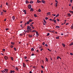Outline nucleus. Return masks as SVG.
I'll use <instances>...</instances> for the list:
<instances>
[{"mask_svg": "<svg viewBox=\"0 0 73 73\" xmlns=\"http://www.w3.org/2000/svg\"><path fill=\"white\" fill-rule=\"evenodd\" d=\"M30 29H31V27L29 26H28L27 28V30H29Z\"/></svg>", "mask_w": 73, "mask_h": 73, "instance_id": "f257e3e1", "label": "nucleus"}, {"mask_svg": "<svg viewBox=\"0 0 73 73\" xmlns=\"http://www.w3.org/2000/svg\"><path fill=\"white\" fill-rule=\"evenodd\" d=\"M4 58H5V60H8V57H7V56H5L4 57Z\"/></svg>", "mask_w": 73, "mask_h": 73, "instance_id": "f03ea898", "label": "nucleus"}, {"mask_svg": "<svg viewBox=\"0 0 73 73\" xmlns=\"http://www.w3.org/2000/svg\"><path fill=\"white\" fill-rule=\"evenodd\" d=\"M32 7V6H31V5H29L28 6V8L29 9H31V8Z\"/></svg>", "mask_w": 73, "mask_h": 73, "instance_id": "7ed1b4c3", "label": "nucleus"}, {"mask_svg": "<svg viewBox=\"0 0 73 73\" xmlns=\"http://www.w3.org/2000/svg\"><path fill=\"white\" fill-rule=\"evenodd\" d=\"M15 70H10V73H15Z\"/></svg>", "mask_w": 73, "mask_h": 73, "instance_id": "20e7f679", "label": "nucleus"}, {"mask_svg": "<svg viewBox=\"0 0 73 73\" xmlns=\"http://www.w3.org/2000/svg\"><path fill=\"white\" fill-rule=\"evenodd\" d=\"M23 12L25 13V14L26 15L27 14V12H26V10H23Z\"/></svg>", "mask_w": 73, "mask_h": 73, "instance_id": "39448f33", "label": "nucleus"}, {"mask_svg": "<svg viewBox=\"0 0 73 73\" xmlns=\"http://www.w3.org/2000/svg\"><path fill=\"white\" fill-rule=\"evenodd\" d=\"M32 21H33V20H31V19H30L29 20V22L30 23V22H32Z\"/></svg>", "mask_w": 73, "mask_h": 73, "instance_id": "423d86ee", "label": "nucleus"}, {"mask_svg": "<svg viewBox=\"0 0 73 73\" xmlns=\"http://www.w3.org/2000/svg\"><path fill=\"white\" fill-rule=\"evenodd\" d=\"M36 35H37V36H39V34H38V32L36 31Z\"/></svg>", "mask_w": 73, "mask_h": 73, "instance_id": "0eeeda50", "label": "nucleus"}, {"mask_svg": "<svg viewBox=\"0 0 73 73\" xmlns=\"http://www.w3.org/2000/svg\"><path fill=\"white\" fill-rule=\"evenodd\" d=\"M12 19L13 20H14L15 19V17H14V16H13L12 17Z\"/></svg>", "mask_w": 73, "mask_h": 73, "instance_id": "6e6552de", "label": "nucleus"}, {"mask_svg": "<svg viewBox=\"0 0 73 73\" xmlns=\"http://www.w3.org/2000/svg\"><path fill=\"white\" fill-rule=\"evenodd\" d=\"M25 2L26 4H28L29 3V1H26Z\"/></svg>", "mask_w": 73, "mask_h": 73, "instance_id": "1a4fd4ad", "label": "nucleus"}, {"mask_svg": "<svg viewBox=\"0 0 73 73\" xmlns=\"http://www.w3.org/2000/svg\"><path fill=\"white\" fill-rule=\"evenodd\" d=\"M62 45L63 46V47L65 48V44H64V43H62Z\"/></svg>", "mask_w": 73, "mask_h": 73, "instance_id": "9d476101", "label": "nucleus"}, {"mask_svg": "<svg viewBox=\"0 0 73 73\" xmlns=\"http://www.w3.org/2000/svg\"><path fill=\"white\" fill-rule=\"evenodd\" d=\"M59 28L60 27L58 26H56V29H57L58 28Z\"/></svg>", "mask_w": 73, "mask_h": 73, "instance_id": "9b49d317", "label": "nucleus"}, {"mask_svg": "<svg viewBox=\"0 0 73 73\" xmlns=\"http://www.w3.org/2000/svg\"><path fill=\"white\" fill-rule=\"evenodd\" d=\"M47 15H50V12H48L47 13Z\"/></svg>", "mask_w": 73, "mask_h": 73, "instance_id": "f8f14e48", "label": "nucleus"}, {"mask_svg": "<svg viewBox=\"0 0 73 73\" xmlns=\"http://www.w3.org/2000/svg\"><path fill=\"white\" fill-rule=\"evenodd\" d=\"M29 37H32L33 36L32 35H29Z\"/></svg>", "mask_w": 73, "mask_h": 73, "instance_id": "ddd939ff", "label": "nucleus"}, {"mask_svg": "<svg viewBox=\"0 0 73 73\" xmlns=\"http://www.w3.org/2000/svg\"><path fill=\"white\" fill-rule=\"evenodd\" d=\"M73 45V42H72L69 44V45H70V46H72V45Z\"/></svg>", "mask_w": 73, "mask_h": 73, "instance_id": "4468645a", "label": "nucleus"}, {"mask_svg": "<svg viewBox=\"0 0 73 73\" xmlns=\"http://www.w3.org/2000/svg\"><path fill=\"white\" fill-rule=\"evenodd\" d=\"M5 70L6 72H8V69H5Z\"/></svg>", "mask_w": 73, "mask_h": 73, "instance_id": "2eb2a0df", "label": "nucleus"}, {"mask_svg": "<svg viewBox=\"0 0 73 73\" xmlns=\"http://www.w3.org/2000/svg\"><path fill=\"white\" fill-rule=\"evenodd\" d=\"M23 67H25V63H23Z\"/></svg>", "mask_w": 73, "mask_h": 73, "instance_id": "dca6fc26", "label": "nucleus"}, {"mask_svg": "<svg viewBox=\"0 0 73 73\" xmlns=\"http://www.w3.org/2000/svg\"><path fill=\"white\" fill-rule=\"evenodd\" d=\"M42 3H44H44H45V1H44L43 0H42Z\"/></svg>", "mask_w": 73, "mask_h": 73, "instance_id": "f3484780", "label": "nucleus"}, {"mask_svg": "<svg viewBox=\"0 0 73 73\" xmlns=\"http://www.w3.org/2000/svg\"><path fill=\"white\" fill-rule=\"evenodd\" d=\"M30 10L31 11H34V10H33V8H31Z\"/></svg>", "mask_w": 73, "mask_h": 73, "instance_id": "a211bd4d", "label": "nucleus"}, {"mask_svg": "<svg viewBox=\"0 0 73 73\" xmlns=\"http://www.w3.org/2000/svg\"><path fill=\"white\" fill-rule=\"evenodd\" d=\"M30 23V22H29V21L27 22V25L29 24Z\"/></svg>", "mask_w": 73, "mask_h": 73, "instance_id": "6ab92c4d", "label": "nucleus"}, {"mask_svg": "<svg viewBox=\"0 0 73 73\" xmlns=\"http://www.w3.org/2000/svg\"><path fill=\"white\" fill-rule=\"evenodd\" d=\"M29 31L30 32H32V29H29Z\"/></svg>", "mask_w": 73, "mask_h": 73, "instance_id": "aec40b11", "label": "nucleus"}, {"mask_svg": "<svg viewBox=\"0 0 73 73\" xmlns=\"http://www.w3.org/2000/svg\"><path fill=\"white\" fill-rule=\"evenodd\" d=\"M30 4H32L33 3V2L32 1H31L30 2Z\"/></svg>", "mask_w": 73, "mask_h": 73, "instance_id": "412c9836", "label": "nucleus"}, {"mask_svg": "<svg viewBox=\"0 0 73 73\" xmlns=\"http://www.w3.org/2000/svg\"><path fill=\"white\" fill-rule=\"evenodd\" d=\"M32 32H35L36 33L37 31L35 30H33L32 31Z\"/></svg>", "mask_w": 73, "mask_h": 73, "instance_id": "4be33fe9", "label": "nucleus"}, {"mask_svg": "<svg viewBox=\"0 0 73 73\" xmlns=\"http://www.w3.org/2000/svg\"><path fill=\"white\" fill-rule=\"evenodd\" d=\"M14 50H15V51H16V50H17L16 49V48L15 47L14 48Z\"/></svg>", "mask_w": 73, "mask_h": 73, "instance_id": "5701e85b", "label": "nucleus"}, {"mask_svg": "<svg viewBox=\"0 0 73 73\" xmlns=\"http://www.w3.org/2000/svg\"><path fill=\"white\" fill-rule=\"evenodd\" d=\"M41 11V9H39L38 10V11L39 12H40Z\"/></svg>", "mask_w": 73, "mask_h": 73, "instance_id": "b1692460", "label": "nucleus"}, {"mask_svg": "<svg viewBox=\"0 0 73 73\" xmlns=\"http://www.w3.org/2000/svg\"><path fill=\"white\" fill-rule=\"evenodd\" d=\"M34 16H35V17H37V15H36V14H34Z\"/></svg>", "mask_w": 73, "mask_h": 73, "instance_id": "393cba45", "label": "nucleus"}, {"mask_svg": "<svg viewBox=\"0 0 73 73\" xmlns=\"http://www.w3.org/2000/svg\"><path fill=\"white\" fill-rule=\"evenodd\" d=\"M59 16V14H58L56 15L55 17H58Z\"/></svg>", "mask_w": 73, "mask_h": 73, "instance_id": "a878e982", "label": "nucleus"}, {"mask_svg": "<svg viewBox=\"0 0 73 73\" xmlns=\"http://www.w3.org/2000/svg\"><path fill=\"white\" fill-rule=\"evenodd\" d=\"M46 60L47 62V61H48V59L46 58Z\"/></svg>", "mask_w": 73, "mask_h": 73, "instance_id": "bb28decb", "label": "nucleus"}, {"mask_svg": "<svg viewBox=\"0 0 73 73\" xmlns=\"http://www.w3.org/2000/svg\"><path fill=\"white\" fill-rule=\"evenodd\" d=\"M11 44H12V45H14V44H15V42H11Z\"/></svg>", "mask_w": 73, "mask_h": 73, "instance_id": "cd10ccee", "label": "nucleus"}, {"mask_svg": "<svg viewBox=\"0 0 73 73\" xmlns=\"http://www.w3.org/2000/svg\"><path fill=\"white\" fill-rule=\"evenodd\" d=\"M31 50L32 51H33L34 50V49H33V48H32L31 49Z\"/></svg>", "mask_w": 73, "mask_h": 73, "instance_id": "c85d7f7f", "label": "nucleus"}, {"mask_svg": "<svg viewBox=\"0 0 73 73\" xmlns=\"http://www.w3.org/2000/svg\"><path fill=\"white\" fill-rule=\"evenodd\" d=\"M29 30H28V31H26V32L27 33H28L29 32Z\"/></svg>", "mask_w": 73, "mask_h": 73, "instance_id": "c756f323", "label": "nucleus"}, {"mask_svg": "<svg viewBox=\"0 0 73 73\" xmlns=\"http://www.w3.org/2000/svg\"><path fill=\"white\" fill-rule=\"evenodd\" d=\"M15 69L17 70H19V69H18V68L17 67H16L15 68Z\"/></svg>", "mask_w": 73, "mask_h": 73, "instance_id": "7c9ffc66", "label": "nucleus"}, {"mask_svg": "<svg viewBox=\"0 0 73 73\" xmlns=\"http://www.w3.org/2000/svg\"><path fill=\"white\" fill-rule=\"evenodd\" d=\"M11 60H13V57H11Z\"/></svg>", "mask_w": 73, "mask_h": 73, "instance_id": "2f4dec72", "label": "nucleus"}, {"mask_svg": "<svg viewBox=\"0 0 73 73\" xmlns=\"http://www.w3.org/2000/svg\"><path fill=\"white\" fill-rule=\"evenodd\" d=\"M60 58V57L59 56H57V60H58V59Z\"/></svg>", "mask_w": 73, "mask_h": 73, "instance_id": "473e14b6", "label": "nucleus"}, {"mask_svg": "<svg viewBox=\"0 0 73 73\" xmlns=\"http://www.w3.org/2000/svg\"><path fill=\"white\" fill-rule=\"evenodd\" d=\"M50 35V34H49V33H48L46 36H49Z\"/></svg>", "mask_w": 73, "mask_h": 73, "instance_id": "72a5a7b5", "label": "nucleus"}, {"mask_svg": "<svg viewBox=\"0 0 73 73\" xmlns=\"http://www.w3.org/2000/svg\"><path fill=\"white\" fill-rule=\"evenodd\" d=\"M68 16H71V15L70 13H69L68 14Z\"/></svg>", "mask_w": 73, "mask_h": 73, "instance_id": "f704fd0d", "label": "nucleus"}, {"mask_svg": "<svg viewBox=\"0 0 73 73\" xmlns=\"http://www.w3.org/2000/svg\"><path fill=\"white\" fill-rule=\"evenodd\" d=\"M3 12H6V10H4V9H3Z\"/></svg>", "mask_w": 73, "mask_h": 73, "instance_id": "c9c22d12", "label": "nucleus"}, {"mask_svg": "<svg viewBox=\"0 0 73 73\" xmlns=\"http://www.w3.org/2000/svg\"><path fill=\"white\" fill-rule=\"evenodd\" d=\"M31 28L33 29H35V27H33V26L31 27Z\"/></svg>", "mask_w": 73, "mask_h": 73, "instance_id": "e433bc0d", "label": "nucleus"}, {"mask_svg": "<svg viewBox=\"0 0 73 73\" xmlns=\"http://www.w3.org/2000/svg\"><path fill=\"white\" fill-rule=\"evenodd\" d=\"M70 12L71 13H73V11H70Z\"/></svg>", "mask_w": 73, "mask_h": 73, "instance_id": "4c0bfd02", "label": "nucleus"}, {"mask_svg": "<svg viewBox=\"0 0 73 73\" xmlns=\"http://www.w3.org/2000/svg\"><path fill=\"white\" fill-rule=\"evenodd\" d=\"M2 73H4V72H5V71L4 70H3L2 71Z\"/></svg>", "mask_w": 73, "mask_h": 73, "instance_id": "58836bf2", "label": "nucleus"}, {"mask_svg": "<svg viewBox=\"0 0 73 73\" xmlns=\"http://www.w3.org/2000/svg\"><path fill=\"white\" fill-rule=\"evenodd\" d=\"M46 20H48V17H46L45 18Z\"/></svg>", "mask_w": 73, "mask_h": 73, "instance_id": "ea45409f", "label": "nucleus"}, {"mask_svg": "<svg viewBox=\"0 0 73 73\" xmlns=\"http://www.w3.org/2000/svg\"><path fill=\"white\" fill-rule=\"evenodd\" d=\"M56 39H58L59 38V37H56Z\"/></svg>", "mask_w": 73, "mask_h": 73, "instance_id": "a19ab883", "label": "nucleus"}, {"mask_svg": "<svg viewBox=\"0 0 73 73\" xmlns=\"http://www.w3.org/2000/svg\"><path fill=\"white\" fill-rule=\"evenodd\" d=\"M56 7L57 6V3H55Z\"/></svg>", "mask_w": 73, "mask_h": 73, "instance_id": "79ce46f5", "label": "nucleus"}, {"mask_svg": "<svg viewBox=\"0 0 73 73\" xmlns=\"http://www.w3.org/2000/svg\"><path fill=\"white\" fill-rule=\"evenodd\" d=\"M31 56H35V54H34V53L32 54H31Z\"/></svg>", "mask_w": 73, "mask_h": 73, "instance_id": "37998d69", "label": "nucleus"}, {"mask_svg": "<svg viewBox=\"0 0 73 73\" xmlns=\"http://www.w3.org/2000/svg\"><path fill=\"white\" fill-rule=\"evenodd\" d=\"M41 67L42 69H44V66H41Z\"/></svg>", "mask_w": 73, "mask_h": 73, "instance_id": "c03bdc74", "label": "nucleus"}, {"mask_svg": "<svg viewBox=\"0 0 73 73\" xmlns=\"http://www.w3.org/2000/svg\"><path fill=\"white\" fill-rule=\"evenodd\" d=\"M44 21L45 23H46V21H45V20H44Z\"/></svg>", "mask_w": 73, "mask_h": 73, "instance_id": "a18cd8bd", "label": "nucleus"}, {"mask_svg": "<svg viewBox=\"0 0 73 73\" xmlns=\"http://www.w3.org/2000/svg\"><path fill=\"white\" fill-rule=\"evenodd\" d=\"M11 48H13V46H12V45H11Z\"/></svg>", "mask_w": 73, "mask_h": 73, "instance_id": "49530a36", "label": "nucleus"}, {"mask_svg": "<svg viewBox=\"0 0 73 73\" xmlns=\"http://www.w3.org/2000/svg\"><path fill=\"white\" fill-rule=\"evenodd\" d=\"M41 48H42V46H40L39 47V49H41Z\"/></svg>", "mask_w": 73, "mask_h": 73, "instance_id": "de8ad7c7", "label": "nucleus"}, {"mask_svg": "<svg viewBox=\"0 0 73 73\" xmlns=\"http://www.w3.org/2000/svg\"><path fill=\"white\" fill-rule=\"evenodd\" d=\"M23 35L22 34H20L19 35L20 36H23Z\"/></svg>", "mask_w": 73, "mask_h": 73, "instance_id": "09e8293b", "label": "nucleus"}, {"mask_svg": "<svg viewBox=\"0 0 73 73\" xmlns=\"http://www.w3.org/2000/svg\"><path fill=\"white\" fill-rule=\"evenodd\" d=\"M48 50H49V51H50V52H51V50H50L49 48H48Z\"/></svg>", "mask_w": 73, "mask_h": 73, "instance_id": "8fccbe9b", "label": "nucleus"}, {"mask_svg": "<svg viewBox=\"0 0 73 73\" xmlns=\"http://www.w3.org/2000/svg\"><path fill=\"white\" fill-rule=\"evenodd\" d=\"M43 50V48H41L40 49V51H42Z\"/></svg>", "mask_w": 73, "mask_h": 73, "instance_id": "3c124183", "label": "nucleus"}, {"mask_svg": "<svg viewBox=\"0 0 73 73\" xmlns=\"http://www.w3.org/2000/svg\"><path fill=\"white\" fill-rule=\"evenodd\" d=\"M37 2L38 3H39V2H40V1H39V0H37Z\"/></svg>", "mask_w": 73, "mask_h": 73, "instance_id": "603ef678", "label": "nucleus"}, {"mask_svg": "<svg viewBox=\"0 0 73 73\" xmlns=\"http://www.w3.org/2000/svg\"><path fill=\"white\" fill-rule=\"evenodd\" d=\"M8 30H9V29L7 28L6 29V31H8Z\"/></svg>", "mask_w": 73, "mask_h": 73, "instance_id": "864d4df0", "label": "nucleus"}, {"mask_svg": "<svg viewBox=\"0 0 73 73\" xmlns=\"http://www.w3.org/2000/svg\"><path fill=\"white\" fill-rule=\"evenodd\" d=\"M42 44L43 45H44L45 44V43L44 42H43Z\"/></svg>", "mask_w": 73, "mask_h": 73, "instance_id": "5fc2aeb1", "label": "nucleus"}, {"mask_svg": "<svg viewBox=\"0 0 73 73\" xmlns=\"http://www.w3.org/2000/svg\"><path fill=\"white\" fill-rule=\"evenodd\" d=\"M3 51L4 52L5 50V49H3Z\"/></svg>", "mask_w": 73, "mask_h": 73, "instance_id": "6e6d98bb", "label": "nucleus"}, {"mask_svg": "<svg viewBox=\"0 0 73 73\" xmlns=\"http://www.w3.org/2000/svg\"><path fill=\"white\" fill-rule=\"evenodd\" d=\"M57 21H60V20H59V19H57Z\"/></svg>", "mask_w": 73, "mask_h": 73, "instance_id": "4d7b16f0", "label": "nucleus"}, {"mask_svg": "<svg viewBox=\"0 0 73 73\" xmlns=\"http://www.w3.org/2000/svg\"><path fill=\"white\" fill-rule=\"evenodd\" d=\"M25 61H26V62H27L28 61H29V60H25Z\"/></svg>", "mask_w": 73, "mask_h": 73, "instance_id": "13d9d810", "label": "nucleus"}, {"mask_svg": "<svg viewBox=\"0 0 73 73\" xmlns=\"http://www.w3.org/2000/svg\"><path fill=\"white\" fill-rule=\"evenodd\" d=\"M3 13L2 12H1V15H3Z\"/></svg>", "mask_w": 73, "mask_h": 73, "instance_id": "bf43d9fd", "label": "nucleus"}, {"mask_svg": "<svg viewBox=\"0 0 73 73\" xmlns=\"http://www.w3.org/2000/svg\"><path fill=\"white\" fill-rule=\"evenodd\" d=\"M30 25V26H31V27H33V25L32 24H31Z\"/></svg>", "mask_w": 73, "mask_h": 73, "instance_id": "052dcab7", "label": "nucleus"}, {"mask_svg": "<svg viewBox=\"0 0 73 73\" xmlns=\"http://www.w3.org/2000/svg\"><path fill=\"white\" fill-rule=\"evenodd\" d=\"M6 5H8V3H6Z\"/></svg>", "mask_w": 73, "mask_h": 73, "instance_id": "680f3d73", "label": "nucleus"}, {"mask_svg": "<svg viewBox=\"0 0 73 73\" xmlns=\"http://www.w3.org/2000/svg\"><path fill=\"white\" fill-rule=\"evenodd\" d=\"M54 23H56V20H54Z\"/></svg>", "mask_w": 73, "mask_h": 73, "instance_id": "e2e57ef3", "label": "nucleus"}, {"mask_svg": "<svg viewBox=\"0 0 73 73\" xmlns=\"http://www.w3.org/2000/svg\"><path fill=\"white\" fill-rule=\"evenodd\" d=\"M73 27L72 26L71 27V29H73Z\"/></svg>", "mask_w": 73, "mask_h": 73, "instance_id": "0e129e2a", "label": "nucleus"}, {"mask_svg": "<svg viewBox=\"0 0 73 73\" xmlns=\"http://www.w3.org/2000/svg\"><path fill=\"white\" fill-rule=\"evenodd\" d=\"M45 46H48V45L47 44H45Z\"/></svg>", "mask_w": 73, "mask_h": 73, "instance_id": "69168bd1", "label": "nucleus"}, {"mask_svg": "<svg viewBox=\"0 0 73 73\" xmlns=\"http://www.w3.org/2000/svg\"><path fill=\"white\" fill-rule=\"evenodd\" d=\"M70 55H73V54L72 53H70Z\"/></svg>", "mask_w": 73, "mask_h": 73, "instance_id": "338daca9", "label": "nucleus"}, {"mask_svg": "<svg viewBox=\"0 0 73 73\" xmlns=\"http://www.w3.org/2000/svg\"><path fill=\"white\" fill-rule=\"evenodd\" d=\"M43 73V71L42 70L41 71V73Z\"/></svg>", "mask_w": 73, "mask_h": 73, "instance_id": "774afa93", "label": "nucleus"}]
</instances>
